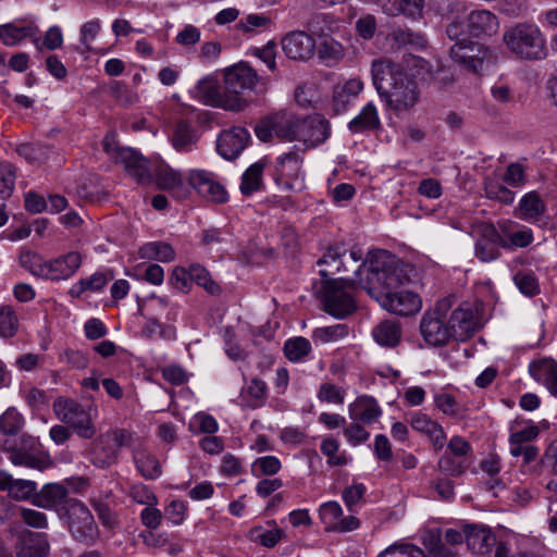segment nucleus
Returning a JSON list of instances; mask_svg holds the SVG:
<instances>
[{"label":"nucleus","instance_id":"nucleus-1","mask_svg":"<svg viewBox=\"0 0 557 557\" xmlns=\"http://www.w3.org/2000/svg\"><path fill=\"white\" fill-rule=\"evenodd\" d=\"M366 262L369 263L367 277L359 283L384 309L398 315H410L420 310L421 299L417 294L403 289L394 290L406 277L387 251L372 253Z\"/></svg>","mask_w":557,"mask_h":557},{"label":"nucleus","instance_id":"nucleus-2","mask_svg":"<svg viewBox=\"0 0 557 557\" xmlns=\"http://www.w3.org/2000/svg\"><path fill=\"white\" fill-rule=\"evenodd\" d=\"M373 85L387 108L400 114L410 111L420 99L417 82L388 59L372 63Z\"/></svg>","mask_w":557,"mask_h":557},{"label":"nucleus","instance_id":"nucleus-3","mask_svg":"<svg viewBox=\"0 0 557 557\" xmlns=\"http://www.w3.org/2000/svg\"><path fill=\"white\" fill-rule=\"evenodd\" d=\"M503 42L512 57L521 61H542L548 55L546 36L531 21L517 22L505 28Z\"/></svg>","mask_w":557,"mask_h":557},{"label":"nucleus","instance_id":"nucleus-4","mask_svg":"<svg viewBox=\"0 0 557 557\" xmlns=\"http://www.w3.org/2000/svg\"><path fill=\"white\" fill-rule=\"evenodd\" d=\"M454 300L453 296L440 299L433 309L423 313L420 321V333L428 345L442 347L453 339L447 325V319Z\"/></svg>","mask_w":557,"mask_h":557},{"label":"nucleus","instance_id":"nucleus-5","mask_svg":"<svg viewBox=\"0 0 557 557\" xmlns=\"http://www.w3.org/2000/svg\"><path fill=\"white\" fill-rule=\"evenodd\" d=\"M258 74L246 62H239L224 72V88L228 101H234L231 111H243L248 107L245 98L247 91H252L258 83Z\"/></svg>","mask_w":557,"mask_h":557},{"label":"nucleus","instance_id":"nucleus-6","mask_svg":"<svg viewBox=\"0 0 557 557\" xmlns=\"http://www.w3.org/2000/svg\"><path fill=\"white\" fill-rule=\"evenodd\" d=\"M362 258L363 252L360 248L354 247L349 253H347L344 244H336L329 247L326 252L318 260V265L326 267L320 269L319 273L325 281L331 280L330 277L335 274L349 271L359 276L366 267V263L361 262Z\"/></svg>","mask_w":557,"mask_h":557},{"label":"nucleus","instance_id":"nucleus-7","mask_svg":"<svg viewBox=\"0 0 557 557\" xmlns=\"http://www.w3.org/2000/svg\"><path fill=\"white\" fill-rule=\"evenodd\" d=\"M360 280L362 278L348 280L338 277L324 281L322 294L324 310L339 319L352 313L356 309V304L349 289L354 288L356 283L361 286Z\"/></svg>","mask_w":557,"mask_h":557},{"label":"nucleus","instance_id":"nucleus-8","mask_svg":"<svg viewBox=\"0 0 557 557\" xmlns=\"http://www.w3.org/2000/svg\"><path fill=\"white\" fill-rule=\"evenodd\" d=\"M131 442L132 433L125 429H114L99 435L89 450L91 463L101 469L115 465L120 449L129 446Z\"/></svg>","mask_w":557,"mask_h":557},{"label":"nucleus","instance_id":"nucleus-9","mask_svg":"<svg viewBox=\"0 0 557 557\" xmlns=\"http://www.w3.org/2000/svg\"><path fill=\"white\" fill-rule=\"evenodd\" d=\"M301 119L290 111L282 110L262 119L255 132L263 143L270 141L273 136L285 141H296Z\"/></svg>","mask_w":557,"mask_h":557},{"label":"nucleus","instance_id":"nucleus-10","mask_svg":"<svg viewBox=\"0 0 557 557\" xmlns=\"http://www.w3.org/2000/svg\"><path fill=\"white\" fill-rule=\"evenodd\" d=\"M65 516L73 537L81 543L92 544L99 535L94 516L85 504L77 499L66 502Z\"/></svg>","mask_w":557,"mask_h":557},{"label":"nucleus","instance_id":"nucleus-11","mask_svg":"<svg viewBox=\"0 0 557 557\" xmlns=\"http://www.w3.org/2000/svg\"><path fill=\"white\" fill-rule=\"evenodd\" d=\"M304 158L298 151L283 153L276 159L274 182L283 190L299 191L304 188Z\"/></svg>","mask_w":557,"mask_h":557},{"label":"nucleus","instance_id":"nucleus-12","mask_svg":"<svg viewBox=\"0 0 557 557\" xmlns=\"http://www.w3.org/2000/svg\"><path fill=\"white\" fill-rule=\"evenodd\" d=\"M53 410L59 420L71 426L78 436L89 440L95 435L91 417L83 405L72 399H58Z\"/></svg>","mask_w":557,"mask_h":557},{"label":"nucleus","instance_id":"nucleus-13","mask_svg":"<svg viewBox=\"0 0 557 557\" xmlns=\"http://www.w3.org/2000/svg\"><path fill=\"white\" fill-rule=\"evenodd\" d=\"M9 459L15 466L36 470H45L51 466V460L45 454L38 442L32 436H21L20 443L9 450Z\"/></svg>","mask_w":557,"mask_h":557},{"label":"nucleus","instance_id":"nucleus-14","mask_svg":"<svg viewBox=\"0 0 557 557\" xmlns=\"http://www.w3.org/2000/svg\"><path fill=\"white\" fill-rule=\"evenodd\" d=\"M189 185L205 199L224 203L228 199L225 187L218 181L214 173L206 170H190L188 175Z\"/></svg>","mask_w":557,"mask_h":557},{"label":"nucleus","instance_id":"nucleus-15","mask_svg":"<svg viewBox=\"0 0 557 557\" xmlns=\"http://www.w3.org/2000/svg\"><path fill=\"white\" fill-rule=\"evenodd\" d=\"M331 134L330 122L321 114H314L301 119L296 140L307 148H313L323 144Z\"/></svg>","mask_w":557,"mask_h":557},{"label":"nucleus","instance_id":"nucleus-16","mask_svg":"<svg viewBox=\"0 0 557 557\" xmlns=\"http://www.w3.org/2000/svg\"><path fill=\"white\" fill-rule=\"evenodd\" d=\"M486 54L487 51L483 45L469 38H462V41L454 44L450 48L451 59L473 73L482 69Z\"/></svg>","mask_w":557,"mask_h":557},{"label":"nucleus","instance_id":"nucleus-17","mask_svg":"<svg viewBox=\"0 0 557 557\" xmlns=\"http://www.w3.org/2000/svg\"><path fill=\"white\" fill-rule=\"evenodd\" d=\"M83 257L78 251H69L53 259L47 260L45 280L66 281L71 278L81 268Z\"/></svg>","mask_w":557,"mask_h":557},{"label":"nucleus","instance_id":"nucleus-18","mask_svg":"<svg viewBox=\"0 0 557 557\" xmlns=\"http://www.w3.org/2000/svg\"><path fill=\"white\" fill-rule=\"evenodd\" d=\"M447 325L453 339L462 342L471 337L476 326L472 308L469 305H461L455 309L451 307Z\"/></svg>","mask_w":557,"mask_h":557},{"label":"nucleus","instance_id":"nucleus-19","mask_svg":"<svg viewBox=\"0 0 557 557\" xmlns=\"http://www.w3.org/2000/svg\"><path fill=\"white\" fill-rule=\"evenodd\" d=\"M38 33L39 27L34 21L28 18L15 20L11 23L0 25V39L5 46H15L26 38H32L33 42L38 46Z\"/></svg>","mask_w":557,"mask_h":557},{"label":"nucleus","instance_id":"nucleus-20","mask_svg":"<svg viewBox=\"0 0 557 557\" xmlns=\"http://www.w3.org/2000/svg\"><path fill=\"white\" fill-rule=\"evenodd\" d=\"M510 221L499 223V228L504 236H502L495 227H485L487 236L496 238L499 242V247L513 250L516 248H525L533 242V232L531 228L521 227L517 231H510Z\"/></svg>","mask_w":557,"mask_h":557},{"label":"nucleus","instance_id":"nucleus-21","mask_svg":"<svg viewBox=\"0 0 557 557\" xmlns=\"http://www.w3.org/2000/svg\"><path fill=\"white\" fill-rule=\"evenodd\" d=\"M282 48L287 58L305 61L314 54L315 40L306 32H293L283 38Z\"/></svg>","mask_w":557,"mask_h":557},{"label":"nucleus","instance_id":"nucleus-22","mask_svg":"<svg viewBox=\"0 0 557 557\" xmlns=\"http://www.w3.org/2000/svg\"><path fill=\"white\" fill-rule=\"evenodd\" d=\"M50 544L46 533L26 531L15 545L16 557H49Z\"/></svg>","mask_w":557,"mask_h":557},{"label":"nucleus","instance_id":"nucleus-23","mask_svg":"<svg viewBox=\"0 0 557 557\" xmlns=\"http://www.w3.org/2000/svg\"><path fill=\"white\" fill-rule=\"evenodd\" d=\"M249 137V133L244 127H233L221 133L216 149L223 158L235 159L247 146Z\"/></svg>","mask_w":557,"mask_h":557},{"label":"nucleus","instance_id":"nucleus-24","mask_svg":"<svg viewBox=\"0 0 557 557\" xmlns=\"http://www.w3.org/2000/svg\"><path fill=\"white\" fill-rule=\"evenodd\" d=\"M463 533L468 548L475 554H488L494 546L498 545L496 536L488 527L467 524L463 528Z\"/></svg>","mask_w":557,"mask_h":557},{"label":"nucleus","instance_id":"nucleus-25","mask_svg":"<svg viewBox=\"0 0 557 557\" xmlns=\"http://www.w3.org/2000/svg\"><path fill=\"white\" fill-rule=\"evenodd\" d=\"M198 97L203 103L230 110L234 101H228L225 88L221 89L218 81L213 77H205L200 79L196 86Z\"/></svg>","mask_w":557,"mask_h":557},{"label":"nucleus","instance_id":"nucleus-26","mask_svg":"<svg viewBox=\"0 0 557 557\" xmlns=\"http://www.w3.org/2000/svg\"><path fill=\"white\" fill-rule=\"evenodd\" d=\"M498 27L497 16L488 10H474L468 16V33L472 37L492 36Z\"/></svg>","mask_w":557,"mask_h":557},{"label":"nucleus","instance_id":"nucleus-27","mask_svg":"<svg viewBox=\"0 0 557 557\" xmlns=\"http://www.w3.org/2000/svg\"><path fill=\"white\" fill-rule=\"evenodd\" d=\"M156 184L159 189L166 190L177 200L188 197L189 189L185 185L181 174L170 168H160L156 174Z\"/></svg>","mask_w":557,"mask_h":557},{"label":"nucleus","instance_id":"nucleus-28","mask_svg":"<svg viewBox=\"0 0 557 557\" xmlns=\"http://www.w3.org/2000/svg\"><path fill=\"white\" fill-rule=\"evenodd\" d=\"M529 372L536 382L543 384L553 396L557 397V361L546 358L531 362Z\"/></svg>","mask_w":557,"mask_h":557},{"label":"nucleus","instance_id":"nucleus-29","mask_svg":"<svg viewBox=\"0 0 557 557\" xmlns=\"http://www.w3.org/2000/svg\"><path fill=\"white\" fill-rule=\"evenodd\" d=\"M485 227H495L490 223H479L475 225L474 231L479 233L480 238L476 240L474 246L475 257L482 262H491L497 260L500 257L498 250L499 242L492 236H487V230Z\"/></svg>","mask_w":557,"mask_h":557},{"label":"nucleus","instance_id":"nucleus-30","mask_svg":"<svg viewBox=\"0 0 557 557\" xmlns=\"http://www.w3.org/2000/svg\"><path fill=\"white\" fill-rule=\"evenodd\" d=\"M349 417L352 420H360L370 424L375 422L382 414L377 401L371 396H359L348 407Z\"/></svg>","mask_w":557,"mask_h":557},{"label":"nucleus","instance_id":"nucleus-31","mask_svg":"<svg viewBox=\"0 0 557 557\" xmlns=\"http://www.w3.org/2000/svg\"><path fill=\"white\" fill-rule=\"evenodd\" d=\"M363 89V83L359 78H350L338 83L333 89V107L336 113L345 111L351 101Z\"/></svg>","mask_w":557,"mask_h":557},{"label":"nucleus","instance_id":"nucleus-32","mask_svg":"<svg viewBox=\"0 0 557 557\" xmlns=\"http://www.w3.org/2000/svg\"><path fill=\"white\" fill-rule=\"evenodd\" d=\"M410 424L417 432L425 434L436 450L444 447L445 433L443 428L426 414L418 412L411 418Z\"/></svg>","mask_w":557,"mask_h":557},{"label":"nucleus","instance_id":"nucleus-33","mask_svg":"<svg viewBox=\"0 0 557 557\" xmlns=\"http://www.w3.org/2000/svg\"><path fill=\"white\" fill-rule=\"evenodd\" d=\"M145 497H138V493L134 494V499L139 503L146 505V507L140 512L141 523L148 529L157 530L162 521V512L156 506L158 504V498L149 488H143Z\"/></svg>","mask_w":557,"mask_h":557},{"label":"nucleus","instance_id":"nucleus-34","mask_svg":"<svg viewBox=\"0 0 557 557\" xmlns=\"http://www.w3.org/2000/svg\"><path fill=\"white\" fill-rule=\"evenodd\" d=\"M403 331L399 322L384 320L372 330L373 339L382 347L394 348L399 345Z\"/></svg>","mask_w":557,"mask_h":557},{"label":"nucleus","instance_id":"nucleus-35","mask_svg":"<svg viewBox=\"0 0 557 557\" xmlns=\"http://www.w3.org/2000/svg\"><path fill=\"white\" fill-rule=\"evenodd\" d=\"M392 49L412 48L423 49L426 46L425 37L406 27H395L387 35Z\"/></svg>","mask_w":557,"mask_h":557},{"label":"nucleus","instance_id":"nucleus-36","mask_svg":"<svg viewBox=\"0 0 557 557\" xmlns=\"http://www.w3.org/2000/svg\"><path fill=\"white\" fill-rule=\"evenodd\" d=\"M348 128L351 133L372 132L381 128L379 112L373 102L367 103L349 123Z\"/></svg>","mask_w":557,"mask_h":557},{"label":"nucleus","instance_id":"nucleus-37","mask_svg":"<svg viewBox=\"0 0 557 557\" xmlns=\"http://www.w3.org/2000/svg\"><path fill=\"white\" fill-rule=\"evenodd\" d=\"M133 459L137 470L147 480H154L162 473L161 465L154 455L144 447L133 449Z\"/></svg>","mask_w":557,"mask_h":557},{"label":"nucleus","instance_id":"nucleus-38","mask_svg":"<svg viewBox=\"0 0 557 557\" xmlns=\"http://www.w3.org/2000/svg\"><path fill=\"white\" fill-rule=\"evenodd\" d=\"M67 496V488L62 484L49 483L46 484L39 493L34 496V505L51 509L57 505L61 504Z\"/></svg>","mask_w":557,"mask_h":557},{"label":"nucleus","instance_id":"nucleus-39","mask_svg":"<svg viewBox=\"0 0 557 557\" xmlns=\"http://www.w3.org/2000/svg\"><path fill=\"white\" fill-rule=\"evenodd\" d=\"M171 143L180 152H189L197 143L196 131L185 122H178L173 131Z\"/></svg>","mask_w":557,"mask_h":557},{"label":"nucleus","instance_id":"nucleus-40","mask_svg":"<svg viewBox=\"0 0 557 557\" xmlns=\"http://www.w3.org/2000/svg\"><path fill=\"white\" fill-rule=\"evenodd\" d=\"M126 172L133 176L139 184H148L151 181V174L148 169V161L132 150V156L123 162Z\"/></svg>","mask_w":557,"mask_h":557},{"label":"nucleus","instance_id":"nucleus-41","mask_svg":"<svg viewBox=\"0 0 557 557\" xmlns=\"http://www.w3.org/2000/svg\"><path fill=\"white\" fill-rule=\"evenodd\" d=\"M545 210L546 206L536 191L525 194L519 202L520 216L524 220L537 219Z\"/></svg>","mask_w":557,"mask_h":557},{"label":"nucleus","instance_id":"nucleus-42","mask_svg":"<svg viewBox=\"0 0 557 557\" xmlns=\"http://www.w3.org/2000/svg\"><path fill=\"white\" fill-rule=\"evenodd\" d=\"M264 163L261 161L251 164L243 174L240 191L245 196H250L258 191L262 186V174Z\"/></svg>","mask_w":557,"mask_h":557},{"label":"nucleus","instance_id":"nucleus-43","mask_svg":"<svg viewBox=\"0 0 557 557\" xmlns=\"http://www.w3.org/2000/svg\"><path fill=\"white\" fill-rule=\"evenodd\" d=\"M47 260L33 250H22L18 256L20 265L32 275L45 280Z\"/></svg>","mask_w":557,"mask_h":557},{"label":"nucleus","instance_id":"nucleus-44","mask_svg":"<svg viewBox=\"0 0 557 557\" xmlns=\"http://www.w3.org/2000/svg\"><path fill=\"white\" fill-rule=\"evenodd\" d=\"M139 255L144 259L170 262L175 258V251L171 245L162 242L148 243L140 247Z\"/></svg>","mask_w":557,"mask_h":557},{"label":"nucleus","instance_id":"nucleus-45","mask_svg":"<svg viewBox=\"0 0 557 557\" xmlns=\"http://www.w3.org/2000/svg\"><path fill=\"white\" fill-rule=\"evenodd\" d=\"M318 53L327 66H333L344 58V48L332 37H325L319 47Z\"/></svg>","mask_w":557,"mask_h":557},{"label":"nucleus","instance_id":"nucleus-46","mask_svg":"<svg viewBox=\"0 0 557 557\" xmlns=\"http://www.w3.org/2000/svg\"><path fill=\"white\" fill-rule=\"evenodd\" d=\"M18 330V319L15 310L10 305L0 306V336L13 337Z\"/></svg>","mask_w":557,"mask_h":557},{"label":"nucleus","instance_id":"nucleus-47","mask_svg":"<svg viewBox=\"0 0 557 557\" xmlns=\"http://www.w3.org/2000/svg\"><path fill=\"white\" fill-rule=\"evenodd\" d=\"M283 536V531L280 528H273L271 530H264L262 527L252 528L248 537L255 543H259L264 547H274Z\"/></svg>","mask_w":557,"mask_h":557},{"label":"nucleus","instance_id":"nucleus-48","mask_svg":"<svg viewBox=\"0 0 557 557\" xmlns=\"http://www.w3.org/2000/svg\"><path fill=\"white\" fill-rule=\"evenodd\" d=\"M311 351L310 342L301 336L288 339L284 345V354L290 361H299Z\"/></svg>","mask_w":557,"mask_h":557},{"label":"nucleus","instance_id":"nucleus-49","mask_svg":"<svg viewBox=\"0 0 557 557\" xmlns=\"http://www.w3.org/2000/svg\"><path fill=\"white\" fill-rule=\"evenodd\" d=\"M438 469L450 476L461 475L469 467L468 459H461L449 453H445L438 460Z\"/></svg>","mask_w":557,"mask_h":557},{"label":"nucleus","instance_id":"nucleus-50","mask_svg":"<svg viewBox=\"0 0 557 557\" xmlns=\"http://www.w3.org/2000/svg\"><path fill=\"white\" fill-rule=\"evenodd\" d=\"M16 180V169L12 163H0V199L11 197Z\"/></svg>","mask_w":557,"mask_h":557},{"label":"nucleus","instance_id":"nucleus-51","mask_svg":"<svg viewBox=\"0 0 557 557\" xmlns=\"http://www.w3.org/2000/svg\"><path fill=\"white\" fill-rule=\"evenodd\" d=\"M348 333L349 329L346 324H335L315 329L312 337L315 342L333 343L346 337Z\"/></svg>","mask_w":557,"mask_h":557},{"label":"nucleus","instance_id":"nucleus-52","mask_svg":"<svg viewBox=\"0 0 557 557\" xmlns=\"http://www.w3.org/2000/svg\"><path fill=\"white\" fill-rule=\"evenodd\" d=\"M110 96L121 106L129 107L138 101L136 91L129 89L126 84L115 81L109 86Z\"/></svg>","mask_w":557,"mask_h":557},{"label":"nucleus","instance_id":"nucleus-53","mask_svg":"<svg viewBox=\"0 0 557 557\" xmlns=\"http://www.w3.org/2000/svg\"><path fill=\"white\" fill-rule=\"evenodd\" d=\"M189 276L191 281L203 287L209 294L216 295L220 293V286L212 281L210 273L203 267L191 264L189 267Z\"/></svg>","mask_w":557,"mask_h":557},{"label":"nucleus","instance_id":"nucleus-54","mask_svg":"<svg viewBox=\"0 0 557 557\" xmlns=\"http://www.w3.org/2000/svg\"><path fill=\"white\" fill-rule=\"evenodd\" d=\"M513 282L518 289L528 297H534L540 293L539 281L532 272L519 271L515 274Z\"/></svg>","mask_w":557,"mask_h":557},{"label":"nucleus","instance_id":"nucleus-55","mask_svg":"<svg viewBox=\"0 0 557 557\" xmlns=\"http://www.w3.org/2000/svg\"><path fill=\"white\" fill-rule=\"evenodd\" d=\"M484 190L487 198L506 205L512 203L515 200V194L511 190L491 178H485Z\"/></svg>","mask_w":557,"mask_h":557},{"label":"nucleus","instance_id":"nucleus-56","mask_svg":"<svg viewBox=\"0 0 557 557\" xmlns=\"http://www.w3.org/2000/svg\"><path fill=\"white\" fill-rule=\"evenodd\" d=\"M281 461L275 456L257 458L251 466L252 473L256 476L274 475L281 470Z\"/></svg>","mask_w":557,"mask_h":557},{"label":"nucleus","instance_id":"nucleus-57","mask_svg":"<svg viewBox=\"0 0 557 557\" xmlns=\"http://www.w3.org/2000/svg\"><path fill=\"white\" fill-rule=\"evenodd\" d=\"M377 557H426L424 552L413 544H394Z\"/></svg>","mask_w":557,"mask_h":557},{"label":"nucleus","instance_id":"nucleus-58","mask_svg":"<svg viewBox=\"0 0 557 557\" xmlns=\"http://www.w3.org/2000/svg\"><path fill=\"white\" fill-rule=\"evenodd\" d=\"M104 152L116 163L123 162L126 158L132 156L131 148L121 147L114 139L113 135H107L103 138Z\"/></svg>","mask_w":557,"mask_h":557},{"label":"nucleus","instance_id":"nucleus-59","mask_svg":"<svg viewBox=\"0 0 557 557\" xmlns=\"http://www.w3.org/2000/svg\"><path fill=\"white\" fill-rule=\"evenodd\" d=\"M22 422L21 414L14 408H9L0 417V430L4 434H15L20 431Z\"/></svg>","mask_w":557,"mask_h":557},{"label":"nucleus","instance_id":"nucleus-60","mask_svg":"<svg viewBox=\"0 0 557 557\" xmlns=\"http://www.w3.org/2000/svg\"><path fill=\"white\" fill-rule=\"evenodd\" d=\"M319 515L324 524L333 530V525L339 520L343 515V509L337 502H327L321 505Z\"/></svg>","mask_w":557,"mask_h":557},{"label":"nucleus","instance_id":"nucleus-61","mask_svg":"<svg viewBox=\"0 0 557 557\" xmlns=\"http://www.w3.org/2000/svg\"><path fill=\"white\" fill-rule=\"evenodd\" d=\"M201 32L198 27L187 24L175 36L174 41L185 48H190L200 41Z\"/></svg>","mask_w":557,"mask_h":557},{"label":"nucleus","instance_id":"nucleus-62","mask_svg":"<svg viewBox=\"0 0 557 557\" xmlns=\"http://www.w3.org/2000/svg\"><path fill=\"white\" fill-rule=\"evenodd\" d=\"M345 391L331 383L321 385L318 398L323 403L342 405L344 403Z\"/></svg>","mask_w":557,"mask_h":557},{"label":"nucleus","instance_id":"nucleus-63","mask_svg":"<svg viewBox=\"0 0 557 557\" xmlns=\"http://www.w3.org/2000/svg\"><path fill=\"white\" fill-rule=\"evenodd\" d=\"M366 491L362 483L352 484L343 491V500L349 511H355L354 507L363 498Z\"/></svg>","mask_w":557,"mask_h":557},{"label":"nucleus","instance_id":"nucleus-64","mask_svg":"<svg viewBox=\"0 0 557 557\" xmlns=\"http://www.w3.org/2000/svg\"><path fill=\"white\" fill-rule=\"evenodd\" d=\"M36 483L26 480H14L10 487L9 494L17 499H27L36 494Z\"/></svg>","mask_w":557,"mask_h":557}]
</instances>
